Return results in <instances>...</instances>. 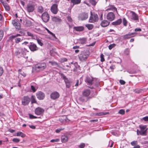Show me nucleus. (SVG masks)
<instances>
[{"mask_svg":"<svg viewBox=\"0 0 148 148\" xmlns=\"http://www.w3.org/2000/svg\"><path fill=\"white\" fill-rule=\"evenodd\" d=\"M66 18H67V19L68 21H69V22H71L72 21H73L72 19L70 16H67L66 17Z\"/></svg>","mask_w":148,"mask_h":148,"instance_id":"nucleus-49","label":"nucleus"},{"mask_svg":"<svg viewBox=\"0 0 148 148\" xmlns=\"http://www.w3.org/2000/svg\"><path fill=\"white\" fill-rule=\"evenodd\" d=\"M29 127L31 129H35L36 128V127L33 125H29Z\"/></svg>","mask_w":148,"mask_h":148,"instance_id":"nucleus-63","label":"nucleus"},{"mask_svg":"<svg viewBox=\"0 0 148 148\" xmlns=\"http://www.w3.org/2000/svg\"><path fill=\"white\" fill-rule=\"evenodd\" d=\"M51 10L54 14H56L58 12L57 5L56 4H53L51 8Z\"/></svg>","mask_w":148,"mask_h":148,"instance_id":"nucleus-13","label":"nucleus"},{"mask_svg":"<svg viewBox=\"0 0 148 148\" xmlns=\"http://www.w3.org/2000/svg\"><path fill=\"white\" fill-rule=\"evenodd\" d=\"M44 112V110L43 108L38 107L36 108L35 110V113L38 115H41Z\"/></svg>","mask_w":148,"mask_h":148,"instance_id":"nucleus-15","label":"nucleus"},{"mask_svg":"<svg viewBox=\"0 0 148 148\" xmlns=\"http://www.w3.org/2000/svg\"><path fill=\"white\" fill-rule=\"evenodd\" d=\"M115 45L114 44H111L110 45L108 46L109 49H112L115 46Z\"/></svg>","mask_w":148,"mask_h":148,"instance_id":"nucleus-46","label":"nucleus"},{"mask_svg":"<svg viewBox=\"0 0 148 148\" xmlns=\"http://www.w3.org/2000/svg\"><path fill=\"white\" fill-rule=\"evenodd\" d=\"M122 22V19L121 18L118 19L116 21L113 22L112 23V24L113 25H120Z\"/></svg>","mask_w":148,"mask_h":148,"instance_id":"nucleus-24","label":"nucleus"},{"mask_svg":"<svg viewBox=\"0 0 148 148\" xmlns=\"http://www.w3.org/2000/svg\"><path fill=\"white\" fill-rule=\"evenodd\" d=\"M12 23L16 29H21V25L16 20H13L12 21Z\"/></svg>","mask_w":148,"mask_h":148,"instance_id":"nucleus-10","label":"nucleus"},{"mask_svg":"<svg viewBox=\"0 0 148 148\" xmlns=\"http://www.w3.org/2000/svg\"><path fill=\"white\" fill-rule=\"evenodd\" d=\"M126 55H128L130 53V50L128 49H126L124 51Z\"/></svg>","mask_w":148,"mask_h":148,"instance_id":"nucleus-43","label":"nucleus"},{"mask_svg":"<svg viewBox=\"0 0 148 148\" xmlns=\"http://www.w3.org/2000/svg\"><path fill=\"white\" fill-rule=\"evenodd\" d=\"M3 68L1 67H0V76H1L3 73Z\"/></svg>","mask_w":148,"mask_h":148,"instance_id":"nucleus-55","label":"nucleus"},{"mask_svg":"<svg viewBox=\"0 0 148 148\" xmlns=\"http://www.w3.org/2000/svg\"><path fill=\"white\" fill-rule=\"evenodd\" d=\"M3 36V32L2 31H0V41L1 40Z\"/></svg>","mask_w":148,"mask_h":148,"instance_id":"nucleus-52","label":"nucleus"},{"mask_svg":"<svg viewBox=\"0 0 148 148\" xmlns=\"http://www.w3.org/2000/svg\"><path fill=\"white\" fill-rule=\"evenodd\" d=\"M68 140L67 136L65 135L62 136H61V140L62 143H65L67 142Z\"/></svg>","mask_w":148,"mask_h":148,"instance_id":"nucleus-25","label":"nucleus"},{"mask_svg":"<svg viewBox=\"0 0 148 148\" xmlns=\"http://www.w3.org/2000/svg\"><path fill=\"white\" fill-rule=\"evenodd\" d=\"M90 55V52L88 50H84L82 51L78 55L79 60L82 61H85L87 60Z\"/></svg>","mask_w":148,"mask_h":148,"instance_id":"nucleus-1","label":"nucleus"},{"mask_svg":"<svg viewBox=\"0 0 148 148\" xmlns=\"http://www.w3.org/2000/svg\"><path fill=\"white\" fill-rule=\"evenodd\" d=\"M90 2L92 5H95L96 4V2L95 0H90Z\"/></svg>","mask_w":148,"mask_h":148,"instance_id":"nucleus-40","label":"nucleus"},{"mask_svg":"<svg viewBox=\"0 0 148 148\" xmlns=\"http://www.w3.org/2000/svg\"><path fill=\"white\" fill-rule=\"evenodd\" d=\"M110 10H112L114 12L115 11L118 13L117 8L113 5H111L109 6L108 8L106 10V11Z\"/></svg>","mask_w":148,"mask_h":148,"instance_id":"nucleus-20","label":"nucleus"},{"mask_svg":"<svg viewBox=\"0 0 148 148\" xmlns=\"http://www.w3.org/2000/svg\"><path fill=\"white\" fill-rule=\"evenodd\" d=\"M48 33L50 34L54 38H56V37L55 36L54 34L53 33H52V32H50V31H49Z\"/></svg>","mask_w":148,"mask_h":148,"instance_id":"nucleus-58","label":"nucleus"},{"mask_svg":"<svg viewBox=\"0 0 148 148\" xmlns=\"http://www.w3.org/2000/svg\"><path fill=\"white\" fill-rule=\"evenodd\" d=\"M142 119L145 121H148V116H147L144 117H143Z\"/></svg>","mask_w":148,"mask_h":148,"instance_id":"nucleus-61","label":"nucleus"},{"mask_svg":"<svg viewBox=\"0 0 148 148\" xmlns=\"http://www.w3.org/2000/svg\"><path fill=\"white\" fill-rule=\"evenodd\" d=\"M110 24V22L106 20H103L101 21V25L103 27H106L108 26Z\"/></svg>","mask_w":148,"mask_h":148,"instance_id":"nucleus-19","label":"nucleus"},{"mask_svg":"<svg viewBox=\"0 0 148 148\" xmlns=\"http://www.w3.org/2000/svg\"><path fill=\"white\" fill-rule=\"evenodd\" d=\"M79 42L82 44H84L86 43L87 39L86 38H82L79 39Z\"/></svg>","mask_w":148,"mask_h":148,"instance_id":"nucleus-26","label":"nucleus"},{"mask_svg":"<svg viewBox=\"0 0 148 148\" xmlns=\"http://www.w3.org/2000/svg\"><path fill=\"white\" fill-rule=\"evenodd\" d=\"M137 141H133L131 143V144L133 146L137 145Z\"/></svg>","mask_w":148,"mask_h":148,"instance_id":"nucleus-54","label":"nucleus"},{"mask_svg":"<svg viewBox=\"0 0 148 148\" xmlns=\"http://www.w3.org/2000/svg\"><path fill=\"white\" fill-rule=\"evenodd\" d=\"M17 136H21L22 138H24L26 136V135L21 132H17L16 133Z\"/></svg>","mask_w":148,"mask_h":148,"instance_id":"nucleus-27","label":"nucleus"},{"mask_svg":"<svg viewBox=\"0 0 148 148\" xmlns=\"http://www.w3.org/2000/svg\"><path fill=\"white\" fill-rule=\"evenodd\" d=\"M13 142L16 143H18L20 142V140L19 139L17 138H14L12 139Z\"/></svg>","mask_w":148,"mask_h":148,"instance_id":"nucleus-38","label":"nucleus"},{"mask_svg":"<svg viewBox=\"0 0 148 148\" xmlns=\"http://www.w3.org/2000/svg\"><path fill=\"white\" fill-rule=\"evenodd\" d=\"M36 96L37 98L39 100H42L45 97L44 93L41 91L37 92L36 94Z\"/></svg>","mask_w":148,"mask_h":148,"instance_id":"nucleus-14","label":"nucleus"},{"mask_svg":"<svg viewBox=\"0 0 148 148\" xmlns=\"http://www.w3.org/2000/svg\"><path fill=\"white\" fill-rule=\"evenodd\" d=\"M26 32L25 30L20 32V33L21 34V36H23L25 35V32Z\"/></svg>","mask_w":148,"mask_h":148,"instance_id":"nucleus-48","label":"nucleus"},{"mask_svg":"<svg viewBox=\"0 0 148 148\" xmlns=\"http://www.w3.org/2000/svg\"><path fill=\"white\" fill-rule=\"evenodd\" d=\"M19 36H21V34H17L15 35H12L9 37V39L12 40L13 39H15V42L16 44H18L19 42H21L23 40V39L18 37Z\"/></svg>","mask_w":148,"mask_h":148,"instance_id":"nucleus-5","label":"nucleus"},{"mask_svg":"<svg viewBox=\"0 0 148 148\" xmlns=\"http://www.w3.org/2000/svg\"><path fill=\"white\" fill-rule=\"evenodd\" d=\"M67 61V59L66 58H64L61 59V61L62 62H66Z\"/></svg>","mask_w":148,"mask_h":148,"instance_id":"nucleus-64","label":"nucleus"},{"mask_svg":"<svg viewBox=\"0 0 148 148\" xmlns=\"http://www.w3.org/2000/svg\"><path fill=\"white\" fill-rule=\"evenodd\" d=\"M60 75L61 77L64 80V81L68 79L66 76L63 74L61 73H60Z\"/></svg>","mask_w":148,"mask_h":148,"instance_id":"nucleus-37","label":"nucleus"},{"mask_svg":"<svg viewBox=\"0 0 148 148\" xmlns=\"http://www.w3.org/2000/svg\"><path fill=\"white\" fill-rule=\"evenodd\" d=\"M66 84V87L68 88H69L71 86L70 82L68 79L64 81Z\"/></svg>","mask_w":148,"mask_h":148,"instance_id":"nucleus-34","label":"nucleus"},{"mask_svg":"<svg viewBox=\"0 0 148 148\" xmlns=\"http://www.w3.org/2000/svg\"><path fill=\"white\" fill-rule=\"evenodd\" d=\"M3 5L5 8V9L7 11H9L10 10V8L8 4L6 3H3Z\"/></svg>","mask_w":148,"mask_h":148,"instance_id":"nucleus-33","label":"nucleus"},{"mask_svg":"<svg viewBox=\"0 0 148 148\" xmlns=\"http://www.w3.org/2000/svg\"><path fill=\"white\" fill-rule=\"evenodd\" d=\"M119 82H120V83L121 84V85H124L125 83V81H124V80H121V79L120 80Z\"/></svg>","mask_w":148,"mask_h":148,"instance_id":"nucleus-59","label":"nucleus"},{"mask_svg":"<svg viewBox=\"0 0 148 148\" xmlns=\"http://www.w3.org/2000/svg\"><path fill=\"white\" fill-rule=\"evenodd\" d=\"M48 33L50 34L54 38H56V37L55 36L54 34L53 33H52V32H50V31H49Z\"/></svg>","mask_w":148,"mask_h":148,"instance_id":"nucleus-57","label":"nucleus"},{"mask_svg":"<svg viewBox=\"0 0 148 148\" xmlns=\"http://www.w3.org/2000/svg\"><path fill=\"white\" fill-rule=\"evenodd\" d=\"M39 66H40L39 67H40L41 70L45 69L47 67L46 64L44 63L39 64Z\"/></svg>","mask_w":148,"mask_h":148,"instance_id":"nucleus-28","label":"nucleus"},{"mask_svg":"<svg viewBox=\"0 0 148 148\" xmlns=\"http://www.w3.org/2000/svg\"><path fill=\"white\" fill-rule=\"evenodd\" d=\"M146 125H139L140 130H137V134L138 135H140L142 136H145L147 135V128Z\"/></svg>","mask_w":148,"mask_h":148,"instance_id":"nucleus-2","label":"nucleus"},{"mask_svg":"<svg viewBox=\"0 0 148 148\" xmlns=\"http://www.w3.org/2000/svg\"><path fill=\"white\" fill-rule=\"evenodd\" d=\"M127 14L129 18L130 19L134 21H138V15L134 12L128 10L127 12Z\"/></svg>","mask_w":148,"mask_h":148,"instance_id":"nucleus-3","label":"nucleus"},{"mask_svg":"<svg viewBox=\"0 0 148 148\" xmlns=\"http://www.w3.org/2000/svg\"><path fill=\"white\" fill-rule=\"evenodd\" d=\"M60 141V139H55L51 140L50 142L52 143H54L55 142H58Z\"/></svg>","mask_w":148,"mask_h":148,"instance_id":"nucleus-53","label":"nucleus"},{"mask_svg":"<svg viewBox=\"0 0 148 148\" xmlns=\"http://www.w3.org/2000/svg\"><path fill=\"white\" fill-rule=\"evenodd\" d=\"M37 10L38 12L40 13H42L44 11L43 8L41 6H39L38 7Z\"/></svg>","mask_w":148,"mask_h":148,"instance_id":"nucleus-31","label":"nucleus"},{"mask_svg":"<svg viewBox=\"0 0 148 148\" xmlns=\"http://www.w3.org/2000/svg\"><path fill=\"white\" fill-rule=\"evenodd\" d=\"M81 0H71V2L74 4H78L81 2Z\"/></svg>","mask_w":148,"mask_h":148,"instance_id":"nucleus-35","label":"nucleus"},{"mask_svg":"<svg viewBox=\"0 0 148 148\" xmlns=\"http://www.w3.org/2000/svg\"><path fill=\"white\" fill-rule=\"evenodd\" d=\"M118 113L119 114L123 115L125 114V111L123 109H121L119 111Z\"/></svg>","mask_w":148,"mask_h":148,"instance_id":"nucleus-39","label":"nucleus"},{"mask_svg":"<svg viewBox=\"0 0 148 148\" xmlns=\"http://www.w3.org/2000/svg\"><path fill=\"white\" fill-rule=\"evenodd\" d=\"M64 129V128L63 129H57L56 130V133H59V132L63 130Z\"/></svg>","mask_w":148,"mask_h":148,"instance_id":"nucleus-62","label":"nucleus"},{"mask_svg":"<svg viewBox=\"0 0 148 148\" xmlns=\"http://www.w3.org/2000/svg\"><path fill=\"white\" fill-rule=\"evenodd\" d=\"M134 33H132L130 34H127L124 36V38L125 39H128L134 36Z\"/></svg>","mask_w":148,"mask_h":148,"instance_id":"nucleus-22","label":"nucleus"},{"mask_svg":"<svg viewBox=\"0 0 148 148\" xmlns=\"http://www.w3.org/2000/svg\"><path fill=\"white\" fill-rule=\"evenodd\" d=\"M30 101V99L28 96H25L22 100V104L24 105H26L28 104Z\"/></svg>","mask_w":148,"mask_h":148,"instance_id":"nucleus-12","label":"nucleus"},{"mask_svg":"<svg viewBox=\"0 0 148 148\" xmlns=\"http://www.w3.org/2000/svg\"><path fill=\"white\" fill-rule=\"evenodd\" d=\"M85 144L84 143H81L79 145L77 146L79 148H83L85 146Z\"/></svg>","mask_w":148,"mask_h":148,"instance_id":"nucleus-41","label":"nucleus"},{"mask_svg":"<svg viewBox=\"0 0 148 148\" xmlns=\"http://www.w3.org/2000/svg\"><path fill=\"white\" fill-rule=\"evenodd\" d=\"M85 26L89 30L92 29L93 27V25L92 24H87Z\"/></svg>","mask_w":148,"mask_h":148,"instance_id":"nucleus-36","label":"nucleus"},{"mask_svg":"<svg viewBox=\"0 0 148 148\" xmlns=\"http://www.w3.org/2000/svg\"><path fill=\"white\" fill-rule=\"evenodd\" d=\"M31 88L32 91L33 92H35L36 91V89L34 87V86L33 85H31Z\"/></svg>","mask_w":148,"mask_h":148,"instance_id":"nucleus-47","label":"nucleus"},{"mask_svg":"<svg viewBox=\"0 0 148 148\" xmlns=\"http://www.w3.org/2000/svg\"><path fill=\"white\" fill-rule=\"evenodd\" d=\"M37 40L38 43L41 46H42L43 45V43H42L41 40L39 39H37Z\"/></svg>","mask_w":148,"mask_h":148,"instance_id":"nucleus-51","label":"nucleus"},{"mask_svg":"<svg viewBox=\"0 0 148 148\" xmlns=\"http://www.w3.org/2000/svg\"><path fill=\"white\" fill-rule=\"evenodd\" d=\"M49 63H51L53 65H58L57 63L54 61H49Z\"/></svg>","mask_w":148,"mask_h":148,"instance_id":"nucleus-45","label":"nucleus"},{"mask_svg":"<svg viewBox=\"0 0 148 148\" xmlns=\"http://www.w3.org/2000/svg\"><path fill=\"white\" fill-rule=\"evenodd\" d=\"M28 51L25 48H19L18 50L15 53V54L17 56H23L26 55Z\"/></svg>","mask_w":148,"mask_h":148,"instance_id":"nucleus-4","label":"nucleus"},{"mask_svg":"<svg viewBox=\"0 0 148 148\" xmlns=\"http://www.w3.org/2000/svg\"><path fill=\"white\" fill-rule=\"evenodd\" d=\"M30 44L29 46L30 50L32 51H34L38 49V48L36 45L33 42H30Z\"/></svg>","mask_w":148,"mask_h":148,"instance_id":"nucleus-11","label":"nucleus"},{"mask_svg":"<svg viewBox=\"0 0 148 148\" xmlns=\"http://www.w3.org/2000/svg\"><path fill=\"white\" fill-rule=\"evenodd\" d=\"M29 116L30 119H36L37 118V117L36 116H34V115L31 114H29Z\"/></svg>","mask_w":148,"mask_h":148,"instance_id":"nucleus-56","label":"nucleus"},{"mask_svg":"<svg viewBox=\"0 0 148 148\" xmlns=\"http://www.w3.org/2000/svg\"><path fill=\"white\" fill-rule=\"evenodd\" d=\"M59 94L57 92H55L52 93L51 95V97L53 99H58L59 97Z\"/></svg>","mask_w":148,"mask_h":148,"instance_id":"nucleus-16","label":"nucleus"},{"mask_svg":"<svg viewBox=\"0 0 148 148\" xmlns=\"http://www.w3.org/2000/svg\"><path fill=\"white\" fill-rule=\"evenodd\" d=\"M123 23L125 25H127V22L125 18H124L123 19Z\"/></svg>","mask_w":148,"mask_h":148,"instance_id":"nucleus-60","label":"nucleus"},{"mask_svg":"<svg viewBox=\"0 0 148 148\" xmlns=\"http://www.w3.org/2000/svg\"><path fill=\"white\" fill-rule=\"evenodd\" d=\"M31 102L32 103H35L36 102L35 96L32 95L31 97Z\"/></svg>","mask_w":148,"mask_h":148,"instance_id":"nucleus-32","label":"nucleus"},{"mask_svg":"<svg viewBox=\"0 0 148 148\" xmlns=\"http://www.w3.org/2000/svg\"><path fill=\"white\" fill-rule=\"evenodd\" d=\"M90 92V91L88 89H86L82 92L83 95L85 97H87L88 96Z\"/></svg>","mask_w":148,"mask_h":148,"instance_id":"nucleus-21","label":"nucleus"},{"mask_svg":"<svg viewBox=\"0 0 148 148\" xmlns=\"http://www.w3.org/2000/svg\"><path fill=\"white\" fill-rule=\"evenodd\" d=\"M49 16L48 14L46 12H45L42 14V19L45 22H47L49 19Z\"/></svg>","mask_w":148,"mask_h":148,"instance_id":"nucleus-9","label":"nucleus"},{"mask_svg":"<svg viewBox=\"0 0 148 148\" xmlns=\"http://www.w3.org/2000/svg\"><path fill=\"white\" fill-rule=\"evenodd\" d=\"M31 25V22L29 21H27L26 22V23L25 24V25L26 26H30Z\"/></svg>","mask_w":148,"mask_h":148,"instance_id":"nucleus-42","label":"nucleus"},{"mask_svg":"<svg viewBox=\"0 0 148 148\" xmlns=\"http://www.w3.org/2000/svg\"><path fill=\"white\" fill-rule=\"evenodd\" d=\"M27 35L28 36H30L32 37H34V35L30 32H27Z\"/></svg>","mask_w":148,"mask_h":148,"instance_id":"nucleus-44","label":"nucleus"},{"mask_svg":"<svg viewBox=\"0 0 148 148\" xmlns=\"http://www.w3.org/2000/svg\"><path fill=\"white\" fill-rule=\"evenodd\" d=\"M39 67L40 66H39V64H37L35 66L33 67V69L36 71H39L41 70V69Z\"/></svg>","mask_w":148,"mask_h":148,"instance_id":"nucleus-30","label":"nucleus"},{"mask_svg":"<svg viewBox=\"0 0 148 148\" xmlns=\"http://www.w3.org/2000/svg\"><path fill=\"white\" fill-rule=\"evenodd\" d=\"M101 58V61L102 62H103L104 61L105 59L104 58V55L103 54H101L100 56Z\"/></svg>","mask_w":148,"mask_h":148,"instance_id":"nucleus-50","label":"nucleus"},{"mask_svg":"<svg viewBox=\"0 0 148 148\" xmlns=\"http://www.w3.org/2000/svg\"><path fill=\"white\" fill-rule=\"evenodd\" d=\"M91 16H90L89 21L90 23H94L97 21L98 19V15L97 14H92V12H90Z\"/></svg>","mask_w":148,"mask_h":148,"instance_id":"nucleus-6","label":"nucleus"},{"mask_svg":"<svg viewBox=\"0 0 148 148\" xmlns=\"http://www.w3.org/2000/svg\"><path fill=\"white\" fill-rule=\"evenodd\" d=\"M93 78L92 77L87 76L86 77L85 81L88 85H91L92 84Z\"/></svg>","mask_w":148,"mask_h":148,"instance_id":"nucleus-17","label":"nucleus"},{"mask_svg":"<svg viewBox=\"0 0 148 148\" xmlns=\"http://www.w3.org/2000/svg\"><path fill=\"white\" fill-rule=\"evenodd\" d=\"M27 11L29 12H32L34 10V7L33 5L28 4L27 5Z\"/></svg>","mask_w":148,"mask_h":148,"instance_id":"nucleus-18","label":"nucleus"},{"mask_svg":"<svg viewBox=\"0 0 148 148\" xmlns=\"http://www.w3.org/2000/svg\"><path fill=\"white\" fill-rule=\"evenodd\" d=\"M115 15L113 12H108L106 18L109 21H113L115 19Z\"/></svg>","mask_w":148,"mask_h":148,"instance_id":"nucleus-7","label":"nucleus"},{"mask_svg":"<svg viewBox=\"0 0 148 148\" xmlns=\"http://www.w3.org/2000/svg\"><path fill=\"white\" fill-rule=\"evenodd\" d=\"M52 21L55 22H59L61 21V19L59 17H54L52 18Z\"/></svg>","mask_w":148,"mask_h":148,"instance_id":"nucleus-29","label":"nucleus"},{"mask_svg":"<svg viewBox=\"0 0 148 148\" xmlns=\"http://www.w3.org/2000/svg\"><path fill=\"white\" fill-rule=\"evenodd\" d=\"M73 29L77 31L81 32L84 29V27L82 26L75 27Z\"/></svg>","mask_w":148,"mask_h":148,"instance_id":"nucleus-23","label":"nucleus"},{"mask_svg":"<svg viewBox=\"0 0 148 148\" xmlns=\"http://www.w3.org/2000/svg\"><path fill=\"white\" fill-rule=\"evenodd\" d=\"M88 17V14L87 13H82L80 14L78 17V19L81 21L84 20Z\"/></svg>","mask_w":148,"mask_h":148,"instance_id":"nucleus-8","label":"nucleus"}]
</instances>
